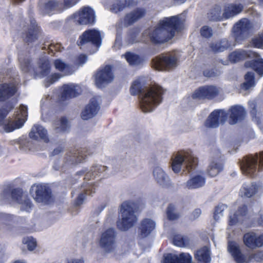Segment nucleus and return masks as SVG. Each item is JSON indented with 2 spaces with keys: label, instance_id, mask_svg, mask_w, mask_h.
<instances>
[{
  "label": "nucleus",
  "instance_id": "ddd939ff",
  "mask_svg": "<svg viewBox=\"0 0 263 263\" xmlns=\"http://www.w3.org/2000/svg\"><path fill=\"white\" fill-rule=\"evenodd\" d=\"M67 21H72L79 25H93L96 21L95 13L91 7L84 6L69 16Z\"/></svg>",
  "mask_w": 263,
  "mask_h": 263
},
{
  "label": "nucleus",
  "instance_id": "cd10ccee",
  "mask_svg": "<svg viewBox=\"0 0 263 263\" xmlns=\"http://www.w3.org/2000/svg\"><path fill=\"white\" fill-rule=\"evenodd\" d=\"M192 257L189 253H182L179 255L167 254L164 256L162 263H192Z\"/></svg>",
  "mask_w": 263,
  "mask_h": 263
},
{
  "label": "nucleus",
  "instance_id": "58836bf2",
  "mask_svg": "<svg viewBox=\"0 0 263 263\" xmlns=\"http://www.w3.org/2000/svg\"><path fill=\"white\" fill-rule=\"evenodd\" d=\"M205 183V178L201 175H196L187 181L185 187L189 190L197 189L202 187Z\"/></svg>",
  "mask_w": 263,
  "mask_h": 263
},
{
  "label": "nucleus",
  "instance_id": "603ef678",
  "mask_svg": "<svg viewBox=\"0 0 263 263\" xmlns=\"http://www.w3.org/2000/svg\"><path fill=\"white\" fill-rule=\"evenodd\" d=\"M256 106V103L254 101H252L249 102V106L250 109H251L250 112L252 116L253 120H255L256 121L259 127L260 128H261L260 120L258 119H257L256 117L257 113Z\"/></svg>",
  "mask_w": 263,
  "mask_h": 263
},
{
  "label": "nucleus",
  "instance_id": "0eeeda50",
  "mask_svg": "<svg viewBox=\"0 0 263 263\" xmlns=\"http://www.w3.org/2000/svg\"><path fill=\"white\" fill-rule=\"evenodd\" d=\"M135 203L128 200L123 202L120 206V216L117 221V227L122 231H126L137 222L138 218L135 214Z\"/></svg>",
  "mask_w": 263,
  "mask_h": 263
},
{
  "label": "nucleus",
  "instance_id": "aec40b11",
  "mask_svg": "<svg viewBox=\"0 0 263 263\" xmlns=\"http://www.w3.org/2000/svg\"><path fill=\"white\" fill-rule=\"evenodd\" d=\"M114 78L112 67L110 65H106L97 73L95 77L96 84L99 88L103 87L112 82Z\"/></svg>",
  "mask_w": 263,
  "mask_h": 263
},
{
  "label": "nucleus",
  "instance_id": "9d476101",
  "mask_svg": "<svg viewBox=\"0 0 263 263\" xmlns=\"http://www.w3.org/2000/svg\"><path fill=\"white\" fill-rule=\"evenodd\" d=\"M240 166L242 173L250 177L259 176L260 172L263 171V152L255 156H248L240 161Z\"/></svg>",
  "mask_w": 263,
  "mask_h": 263
},
{
  "label": "nucleus",
  "instance_id": "a18cd8bd",
  "mask_svg": "<svg viewBox=\"0 0 263 263\" xmlns=\"http://www.w3.org/2000/svg\"><path fill=\"white\" fill-rule=\"evenodd\" d=\"M254 74L248 72L245 76V82L241 85L242 89L247 90L255 86Z\"/></svg>",
  "mask_w": 263,
  "mask_h": 263
},
{
  "label": "nucleus",
  "instance_id": "0e129e2a",
  "mask_svg": "<svg viewBox=\"0 0 263 263\" xmlns=\"http://www.w3.org/2000/svg\"><path fill=\"white\" fill-rule=\"evenodd\" d=\"M201 214V210L200 209H196L192 213L191 218L193 220L198 218Z\"/></svg>",
  "mask_w": 263,
  "mask_h": 263
},
{
  "label": "nucleus",
  "instance_id": "7c9ffc66",
  "mask_svg": "<svg viewBox=\"0 0 263 263\" xmlns=\"http://www.w3.org/2000/svg\"><path fill=\"white\" fill-rule=\"evenodd\" d=\"M229 123L231 125L236 124L239 121L244 119L246 115L245 109L241 106L235 105L230 109Z\"/></svg>",
  "mask_w": 263,
  "mask_h": 263
},
{
  "label": "nucleus",
  "instance_id": "dca6fc26",
  "mask_svg": "<svg viewBox=\"0 0 263 263\" xmlns=\"http://www.w3.org/2000/svg\"><path fill=\"white\" fill-rule=\"evenodd\" d=\"M116 232L114 229L109 228L104 231L100 239V247L106 252H110L116 247Z\"/></svg>",
  "mask_w": 263,
  "mask_h": 263
},
{
  "label": "nucleus",
  "instance_id": "9b49d317",
  "mask_svg": "<svg viewBox=\"0 0 263 263\" xmlns=\"http://www.w3.org/2000/svg\"><path fill=\"white\" fill-rule=\"evenodd\" d=\"M228 250L237 263H249L250 262H260L263 260V252H257L247 254L242 253L239 245L235 241H229Z\"/></svg>",
  "mask_w": 263,
  "mask_h": 263
},
{
  "label": "nucleus",
  "instance_id": "4c0bfd02",
  "mask_svg": "<svg viewBox=\"0 0 263 263\" xmlns=\"http://www.w3.org/2000/svg\"><path fill=\"white\" fill-rule=\"evenodd\" d=\"M260 187L259 184L254 182L245 183L240 189V195L242 197L250 198L256 194Z\"/></svg>",
  "mask_w": 263,
  "mask_h": 263
},
{
  "label": "nucleus",
  "instance_id": "bb28decb",
  "mask_svg": "<svg viewBox=\"0 0 263 263\" xmlns=\"http://www.w3.org/2000/svg\"><path fill=\"white\" fill-rule=\"evenodd\" d=\"M90 154L91 153L84 149H74L73 151L69 152L66 157L65 164H73L80 163L85 159L87 155Z\"/></svg>",
  "mask_w": 263,
  "mask_h": 263
},
{
  "label": "nucleus",
  "instance_id": "e433bc0d",
  "mask_svg": "<svg viewBox=\"0 0 263 263\" xmlns=\"http://www.w3.org/2000/svg\"><path fill=\"white\" fill-rule=\"evenodd\" d=\"M95 186H96L95 182L93 181L83 184L80 189V193H79L78 197L75 201L76 204L77 205L82 204L85 198L86 195L91 194L95 192L93 191Z\"/></svg>",
  "mask_w": 263,
  "mask_h": 263
},
{
  "label": "nucleus",
  "instance_id": "6e6d98bb",
  "mask_svg": "<svg viewBox=\"0 0 263 263\" xmlns=\"http://www.w3.org/2000/svg\"><path fill=\"white\" fill-rule=\"evenodd\" d=\"M201 35L204 38H210L213 34L212 29L208 26H204L200 29Z\"/></svg>",
  "mask_w": 263,
  "mask_h": 263
},
{
  "label": "nucleus",
  "instance_id": "f704fd0d",
  "mask_svg": "<svg viewBox=\"0 0 263 263\" xmlns=\"http://www.w3.org/2000/svg\"><path fill=\"white\" fill-rule=\"evenodd\" d=\"M243 9V6L241 4H228L225 6L222 16L226 19L233 17L239 14Z\"/></svg>",
  "mask_w": 263,
  "mask_h": 263
},
{
  "label": "nucleus",
  "instance_id": "ea45409f",
  "mask_svg": "<svg viewBox=\"0 0 263 263\" xmlns=\"http://www.w3.org/2000/svg\"><path fill=\"white\" fill-rule=\"evenodd\" d=\"M107 170V167L101 165H96L92 166L91 170L86 172V170L82 171L78 173H82L85 174L84 179L91 180V179L96 178L97 176H99V174L103 173Z\"/></svg>",
  "mask_w": 263,
  "mask_h": 263
},
{
  "label": "nucleus",
  "instance_id": "72a5a7b5",
  "mask_svg": "<svg viewBox=\"0 0 263 263\" xmlns=\"http://www.w3.org/2000/svg\"><path fill=\"white\" fill-rule=\"evenodd\" d=\"M247 212V207L245 205L239 206L236 212L230 213L229 224L230 226H234L238 222L243 220Z\"/></svg>",
  "mask_w": 263,
  "mask_h": 263
},
{
  "label": "nucleus",
  "instance_id": "b1692460",
  "mask_svg": "<svg viewBox=\"0 0 263 263\" xmlns=\"http://www.w3.org/2000/svg\"><path fill=\"white\" fill-rule=\"evenodd\" d=\"M18 82L16 79L9 83L0 84V101L6 100L16 93Z\"/></svg>",
  "mask_w": 263,
  "mask_h": 263
},
{
  "label": "nucleus",
  "instance_id": "20e7f679",
  "mask_svg": "<svg viewBox=\"0 0 263 263\" xmlns=\"http://www.w3.org/2000/svg\"><path fill=\"white\" fill-rule=\"evenodd\" d=\"M14 105H11L9 110L0 109V132L10 133L23 127L28 116L27 107L24 105L20 106L14 118L5 119Z\"/></svg>",
  "mask_w": 263,
  "mask_h": 263
},
{
  "label": "nucleus",
  "instance_id": "e2e57ef3",
  "mask_svg": "<svg viewBox=\"0 0 263 263\" xmlns=\"http://www.w3.org/2000/svg\"><path fill=\"white\" fill-rule=\"evenodd\" d=\"M203 75L206 77H213L217 75V72L213 69H205L203 72Z\"/></svg>",
  "mask_w": 263,
  "mask_h": 263
},
{
  "label": "nucleus",
  "instance_id": "6e6552de",
  "mask_svg": "<svg viewBox=\"0 0 263 263\" xmlns=\"http://www.w3.org/2000/svg\"><path fill=\"white\" fill-rule=\"evenodd\" d=\"M15 202L21 205L22 210L30 212L32 204L28 197L27 194L21 189L12 190L10 186L6 187L0 194V202L8 203Z\"/></svg>",
  "mask_w": 263,
  "mask_h": 263
},
{
  "label": "nucleus",
  "instance_id": "5701e85b",
  "mask_svg": "<svg viewBox=\"0 0 263 263\" xmlns=\"http://www.w3.org/2000/svg\"><path fill=\"white\" fill-rule=\"evenodd\" d=\"M212 160L208 168V174L213 177L217 176L223 170V164L220 160L221 153L219 149L212 152Z\"/></svg>",
  "mask_w": 263,
  "mask_h": 263
},
{
  "label": "nucleus",
  "instance_id": "393cba45",
  "mask_svg": "<svg viewBox=\"0 0 263 263\" xmlns=\"http://www.w3.org/2000/svg\"><path fill=\"white\" fill-rule=\"evenodd\" d=\"M100 109L99 99L93 97L90 99L89 103L85 106L81 113L83 120H88L96 116Z\"/></svg>",
  "mask_w": 263,
  "mask_h": 263
},
{
  "label": "nucleus",
  "instance_id": "338daca9",
  "mask_svg": "<svg viewBox=\"0 0 263 263\" xmlns=\"http://www.w3.org/2000/svg\"><path fill=\"white\" fill-rule=\"evenodd\" d=\"M68 263H84L82 259H70L68 261Z\"/></svg>",
  "mask_w": 263,
  "mask_h": 263
},
{
  "label": "nucleus",
  "instance_id": "680f3d73",
  "mask_svg": "<svg viewBox=\"0 0 263 263\" xmlns=\"http://www.w3.org/2000/svg\"><path fill=\"white\" fill-rule=\"evenodd\" d=\"M48 49L52 52L53 51H61V45L60 44H54L52 43L48 46Z\"/></svg>",
  "mask_w": 263,
  "mask_h": 263
},
{
  "label": "nucleus",
  "instance_id": "6ab92c4d",
  "mask_svg": "<svg viewBox=\"0 0 263 263\" xmlns=\"http://www.w3.org/2000/svg\"><path fill=\"white\" fill-rule=\"evenodd\" d=\"M228 113L223 109H216L209 116L204 123L208 128H216L220 124H223L227 120Z\"/></svg>",
  "mask_w": 263,
  "mask_h": 263
},
{
  "label": "nucleus",
  "instance_id": "f8f14e48",
  "mask_svg": "<svg viewBox=\"0 0 263 263\" xmlns=\"http://www.w3.org/2000/svg\"><path fill=\"white\" fill-rule=\"evenodd\" d=\"M179 53L173 51L162 54L153 60V66L158 70H170L178 65Z\"/></svg>",
  "mask_w": 263,
  "mask_h": 263
},
{
  "label": "nucleus",
  "instance_id": "79ce46f5",
  "mask_svg": "<svg viewBox=\"0 0 263 263\" xmlns=\"http://www.w3.org/2000/svg\"><path fill=\"white\" fill-rule=\"evenodd\" d=\"M153 176L156 181L161 185H165L168 177L163 170L159 166H156L153 170Z\"/></svg>",
  "mask_w": 263,
  "mask_h": 263
},
{
  "label": "nucleus",
  "instance_id": "412c9836",
  "mask_svg": "<svg viewBox=\"0 0 263 263\" xmlns=\"http://www.w3.org/2000/svg\"><path fill=\"white\" fill-rule=\"evenodd\" d=\"M244 245L248 248L255 249L263 246V234H258L254 232L246 233L243 236Z\"/></svg>",
  "mask_w": 263,
  "mask_h": 263
},
{
  "label": "nucleus",
  "instance_id": "13d9d810",
  "mask_svg": "<svg viewBox=\"0 0 263 263\" xmlns=\"http://www.w3.org/2000/svg\"><path fill=\"white\" fill-rule=\"evenodd\" d=\"M122 46V37L121 33L120 30L118 29L117 30L116 38L114 45V48L115 50H118L120 49Z\"/></svg>",
  "mask_w": 263,
  "mask_h": 263
},
{
  "label": "nucleus",
  "instance_id": "774afa93",
  "mask_svg": "<svg viewBox=\"0 0 263 263\" xmlns=\"http://www.w3.org/2000/svg\"><path fill=\"white\" fill-rule=\"evenodd\" d=\"M63 151V148L61 147H59L55 149H54L52 152V155L54 156L58 155Z\"/></svg>",
  "mask_w": 263,
  "mask_h": 263
},
{
  "label": "nucleus",
  "instance_id": "bf43d9fd",
  "mask_svg": "<svg viewBox=\"0 0 263 263\" xmlns=\"http://www.w3.org/2000/svg\"><path fill=\"white\" fill-rule=\"evenodd\" d=\"M13 219L14 216L12 215L0 213V221L6 224L12 221Z\"/></svg>",
  "mask_w": 263,
  "mask_h": 263
},
{
  "label": "nucleus",
  "instance_id": "37998d69",
  "mask_svg": "<svg viewBox=\"0 0 263 263\" xmlns=\"http://www.w3.org/2000/svg\"><path fill=\"white\" fill-rule=\"evenodd\" d=\"M195 256L199 263H210L211 261L210 251L206 247H204L198 250Z\"/></svg>",
  "mask_w": 263,
  "mask_h": 263
},
{
  "label": "nucleus",
  "instance_id": "4468645a",
  "mask_svg": "<svg viewBox=\"0 0 263 263\" xmlns=\"http://www.w3.org/2000/svg\"><path fill=\"white\" fill-rule=\"evenodd\" d=\"M30 194L39 203L48 204L51 200V190L46 184L43 183L33 185L30 189Z\"/></svg>",
  "mask_w": 263,
  "mask_h": 263
},
{
  "label": "nucleus",
  "instance_id": "f3484780",
  "mask_svg": "<svg viewBox=\"0 0 263 263\" xmlns=\"http://www.w3.org/2000/svg\"><path fill=\"white\" fill-rule=\"evenodd\" d=\"M79 45L83 46L86 43H90L97 49L100 47L102 42V33L96 29L85 31L80 36Z\"/></svg>",
  "mask_w": 263,
  "mask_h": 263
},
{
  "label": "nucleus",
  "instance_id": "864d4df0",
  "mask_svg": "<svg viewBox=\"0 0 263 263\" xmlns=\"http://www.w3.org/2000/svg\"><path fill=\"white\" fill-rule=\"evenodd\" d=\"M211 18L214 21H220L222 18L221 15V8L219 6H216L211 11Z\"/></svg>",
  "mask_w": 263,
  "mask_h": 263
},
{
  "label": "nucleus",
  "instance_id": "c03bdc74",
  "mask_svg": "<svg viewBox=\"0 0 263 263\" xmlns=\"http://www.w3.org/2000/svg\"><path fill=\"white\" fill-rule=\"evenodd\" d=\"M128 63L131 66H138L141 64L143 62V59L138 54L134 53L127 52L123 54Z\"/></svg>",
  "mask_w": 263,
  "mask_h": 263
},
{
  "label": "nucleus",
  "instance_id": "052dcab7",
  "mask_svg": "<svg viewBox=\"0 0 263 263\" xmlns=\"http://www.w3.org/2000/svg\"><path fill=\"white\" fill-rule=\"evenodd\" d=\"M80 1V0H64V8H70L76 5Z\"/></svg>",
  "mask_w": 263,
  "mask_h": 263
},
{
  "label": "nucleus",
  "instance_id": "a19ab883",
  "mask_svg": "<svg viewBox=\"0 0 263 263\" xmlns=\"http://www.w3.org/2000/svg\"><path fill=\"white\" fill-rule=\"evenodd\" d=\"M70 123L67 119L62 117L57 119L53 123V127L56 133H64L67 132L70 128Z\"/></svg>",
  "mask_w": 263,
  "mask_h": 263
},
{
  "label": "nucleus",
  "instance_id": "a878e982",
  "mask_svg": "<svg viewBox=\"0 0 263 263\" xmlns=\"http://www.w3.org/2000/svg\"><path fill=\"white\" fill-rule=\"evenodd\" d=\"M111 0H102V3L105 8H110V10L115 13H117L122 10L125 7L135 6L138 2L136 0H117V4H114L110 6Z\"/></svg>",
  "mask_w": 263,
  "mask_h": 263
},
{
  "label": "nucleus",
  "instance_id": "de8ad7c7",
  "mask_svg": "<svg viewBox=\"0 0 263 263\" xmlns=\"http://www.w3.org/2000/svg\"><path fill=\"white\" fill-rule=\"evenodd\" d=\"M227 205L224 204H219L216 206L214 213V218L215 220H218L223 215V211L227 209Z\"/></svg>",
  "mask_w": 263,
  "mask_h": 263
},
{
  "label": "nucleus",
  "instance_id": "423d86ee",
  "mask_svg": "<svg viewBox=\"0 0 263 263\" xmlns=\"http://www.w3.org/2000/svg\"><path fill=\"white\" fill-rule=\"evenodd\" d=\"M247 58H252L253 60L247 61L245 66L246 68H251L258 74L263 75V59L260 55L251 50L237 49L231 52L229 59L232 63H236Z\"/></svg>",
  "mask_w": 263,
  "mask_h": 263
},
{
  "label": "nucleus",
  "instance_id": "c9c22d12",
  "mask_svg": "<svg viewBox=\"0 0 263 263\" xmlns=\"http://www.w3.org/2000/svg\"><path fill=\"white\" fill-rule=\"evenodd\" d=\"M30 13V12H29ZM30 17V26L27 27L28 31L25 33V41L27 42H32L37 39V34L39 32L40 29L37 27L35 21L32 17L29 14Z\"/></svg>",
  "mask_w": 263,
  "mask_h": 263
},
{
  "label": "nucleus",
  "instance_id": "3c124183",
  "mask_svg": "<svg viewBox=\"0 0 263 263\" xmlns=\"http://www.w3.org/2000/svg\"><path fill=\"white\" fill-rule=\"evenodd\" d=\"M26 141L25 138L22 137L17 139L11 140L9 143L11 145L15 146L16 148H23L26 144Z\"/></svg>",
  "mask_w": 263,
  "mask_h": 263
},
{
  "label": "nucleus",
  "instance_id": "4be33fe9",
  "mask_svg": "<svg viewBox=\"0 0 263 263\" xmlns=\"http://www.w3.org/2000/svg\"><path fill=\"white\" fill-rule=\"evenodd\" d=\"M219 93V89L213 85H206L199 87L193 94L194 99H212Z\"/></svg>",
  "mask_w": 263,
  "mask_h": 263
},
{
  "label": "nucleus",
  "instance_id": "2eb2a0df",
  "mask_svg": "<svg viewBox=\"0 0 263 263\" xmlns=\"http://www.w3.org/2000/svg\"><path fill=\"white\" fill-rule=\"evenodd\" d=\"M251 27L250 22L246 18H242L236 23L232 29V34L235 42L240 43L245 40L248 36Z\"/></svg>",
  "mask_w": 263,
  "mask_h": 263
},
{
  "label": "nucleus",
  "instance_id": "69168bd1",
  "mask_svg": "<svg viewBox=\"0 0 263 263\" xmlns=\"http://www.w3.org/2000/svg\"><path fill=\"white\" fill-rule=\"evenodd\" d=\"M87 61V57L85 54H81L78 58V63L79 65H83Z\"/></svg>",
  "mask_w": 263,
  "mask_h": 263
},
{
  "label": "nucleus",
  "instance_id": "f03ea898",
  "mask_svg": "<svg viewBox=\"0 0 263 263\" xmlns=\"http://www.w3.org/2000/svg\"><path fill=\"white\" fill-rule=\"evenodd\" d=\"M143 79L139 78L135 80L131 86L130 91L133 95L140 93V107L143 112H149L152 111L161 102L163 90L158 85L149 87H144Z\"/></svg>",
  "mask_w": 263,
  "mask_h": 263
},
{
  "label": "nucleus",
  "instance_id": "c85d7f7f",
  "mask_svg": "<svg viewBox=\"0 0 263 263\" xmlns=\"http://www.w3.org/2000/svg\"><path fill=\"white\" fill-rule=\"evenodd\" d=\"M146 11L144 8L139 7L127 13L123 21L124 26L130 25L145 16Z\"/></svg>",
  "mask_w": 263,
  "mask_h": 263
},
{
  "label": "nucleus",
  "instance_id": "473e14b6",
  "mask_svg": "<svg viewBox=\"0 0 263 263\" xmlns=\"http://www.w3.org/2000/svg\"><path fill=\"white\" fill-rule=\"evenodd\" d=\"M231 47V42L226 38L212 42L209 45L210 50L214 53L223 52Z\"/></svg>",
  "mask_w": 263,
  "mask_h": 263
},
{
  "label": "nucleus",
  "instance_id": "5fc2aeb1",
  "mask_svg": "<svg viewBox=\"0 0 263 263\" xmlns=\"http://www.w3.org/2000/svg\"><path fill=\"white\" fill-rule=\"evenodd\" d=\"M251 44L255 47L263 48V33L253 38Z\"/></svg>",
  "mask_w": 263,
  "mask_h": 263
},
{
  "label": "nucleus",
  "instance_id": "a211bd4d",
  "mask_svg": "<svg viewBox=\"0 0 263 263\" xmlns=\"http://www.w3.org/2000/svg\"><path fill=\"white\" fill-rule=\"evenodd\" d=\"M38 7L39 11L42 14H51L55 12H61L65 9L64 4L49 0H40Z\"/></svg>",
  "mask_w": 263,
  "mask_h": 263
},
{
  "label": "nucleus",
  "instance_id": "39448f33",
  "mask_svg": "<svg viewBox=\"0 0 263 263\" xmlns=\"http://www.w3.org/2000/svg\"><path fill=\"white\" fill-rule=\"evenodd\" d=\"M81 92L80 87L76 84L70 83L65 84L61 89V95L58 98L54 99L53 96H47L42 98L41 101V111L42 118L44 121L46 120L43 118L50 106L55 102H63L70 98L77 97Z\"/></svg>",
  "mask_w": 263,
  "mask_h": 263
},
{
  "label": "nucleus",
  "instance_id": "8fccbe9b",
  "mask_svg": "<svg viewBox=\"0 0 263 263\" xmlns=\"http://www.w3.org/2000/svg\"><path fill=\"white\" fill-rule=\"evenodd\" d=\"M23 243L27 246L29 251L33 250L36 246L35 240L31 237L24 238Z\"/></svg>",
  "mask_w": 263,
  "mask_h": 263
},
{
  "label": "nucleus",
  "instance_id": "f257e3e1",
  "mask_svg": "<svg viewBox=\"0 0 263 263\" xmlns=\"http://www.w3.org/2000/svg\"><path fill=\"white\" fill-rule=\"evenodd\" d=\"M18 61L20 68L24 72L33 73L35 78L46 77V87H49L61 78L73 73L72 68L69 64L61 59H57L54 60L53 65L55 69L59 72H54L49 75L51 71V66L47 55H44L40 58L38 66L35 68L32 67L30 55L27 54L20 53Z\"/></svg>",
  "mask_w": 263,
  "mask_h": 263
},
{
  "label": "nucleus",
  "instance_id": "2f4dec72",
  "mask_svg": "<svg viewBox=\"0 0 263 263\" xmlns=\"http://www.w3.org/2000/svg\"><path fill=\"white\" fill-rule=\"evenodd\" d=\"M155 222L148 218L143 219L139 227V237L144 238L148 236L155 228Z\"/></svg>",
  "mask_w": 263,
  "mask_h": 263
},
{
  "label": "nucleus",
  "instance_id": "c756f323",
  "mask_svg": "<svg viewBox=\"0 0 263 263\" xmlns=\"http://www.w3.org/2000/svg\"><path fill=\"white\" fill-rule=\"evenodd\" d=\"M29 136L32 139L35 140L40 139L46 143L49 141L47 130L43 126L39 124H34L32 126Z\"/></svg>",
  "mask_w": 263,
  "mask_h": 263
},
{
  "label": "nucleus",
  "instance_id": "7ed1b4c3",
  "mask_svg": "<svg viewBox=\"0 0 263 263\" xmlns=\"http://www.w3.org/2000/svg\"><path fill=\"white\" fill-rule=\"evenodd\" d=\"M181 15L164 17L157 25L146 29L143 33V37L147 36L155 44L163 43L171 39L175 32L180 28L182 23Z\"/></svg>",
  "mask_w": 263,
  "mask_h": 263
},
{
  "label": "nucleus",
  "instance_id": "1a4fd4ad",
  "mask_svg": "<svg viewBox=\"0 0 263 263\" xmlns=\"http://www.w3.org/2000/svg\"><path fill=\"white\" fill-rule=\"evenodd\" d=\"M171 161L172 168L175 173L181 171L182 165L190 172L194 170L198 162L197 158L191 151H182L174 155Z\"/></svg>",
  "mask_w": 263,
  "mask_h": 263
},
{
  "label": "nucleus",
  "instance_id": "49530a36",
  "mask_svg": "<svg viewBox=\"0 0 263 263\" xmlns=\"http://www.w3.org/2000/svg\"><path fill=\"white\" fill-rule=\"evenodd\" d=\"M173 244L180 247H185L189 245V239L186 236L175 235L173 238Z\"/></svg>",
  "mask_w": 263,
  "mask_h": 263
},
{
  "label": "nucleus",
  "instance_id": "4d7b16f0",
  "mask_svg": "<svg viewBox=\"0 0 263 263\" xmlns=\"http://www.w3.org/2000/svg\"><path fill=\"white\" fill-rule=\"evenodd\" d=\"M138 35V32L136 29L132 30L128 34L127 38L128 43L133 44L134 43L139 42L140 40L137 39Z\"/></svg>",
  "mask_w": 263,
  "mask_h": 263
},
{
  "label": "nucleus",
  "instance_id": "09e8293b",
  "mask_svg": "<svg viewBox=\"0 0 263 263\" xmlns=\"http://www.w3.org/2000/svg\"><path fill=\"white\" fill-rule=\"evenodd\" d=\"M175 206L170 204L167 209L166 215L168 219L173 220L178 218L179 215L175 212Z\"/></svg>",
  "mask_w": 263,
  "mask_h": 263
}]
</instances>
